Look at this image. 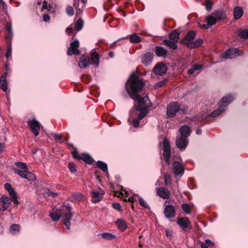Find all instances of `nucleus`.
Masks as SVG:
<instances>
[{"label":"nucleus","instance_id":"nucleus-23","mask_svg":"<svg viewBox=\"0 0 248 248\" xmlns=\"http://www.w3.org/2000/svg\"><path fill=\"white\" fill-rule=\"evenodd\" d=\"M188 140L187 138L180 137L176 140V145L177 148L181 150H184L188 144Z\"/></svg>","mask_w":248,"mask_h":248},{"label":"nucleus","instance_id":"nucleus-22","mask_svg":"<svg viewBox=\"0 0 248 248\" xmlns=\"http://www.w3.org/2000/svg\"><path fill=\"white\" fill-rule=\"evenodd\" d=\"M196 35V33L195 31H189L185 37L181 41V42L188 46L187 43H191L195 39Z\"/></svg>","mask_w":248,"mask_h":248},{"label":"nucleus","instance_id":"nucleus-58","mask_svg":"<svg viewBox=\"0 0 248 248\" xmlns=\"http://www.w3.org/2000/svg\"><path fill=\"white\" fill-rule=\"evenodd\" d=\"M205 243L207 246H211L212 247H214L215 245L214 243L210 239H206Z\"/></svg>","mask_w":248,"mask_h":248},{"label":"nucleus","instance_id":"nucleus-55","mask_svg":"<svg viewBox=\"0 0 248 248\" xmlns=\"http://www.w3.org/2000/svg\"><path fill=\"white\" fill-rule=\"evenodd\" d=\"M68 166V168H69L70 171L71 172L74 173V172L77 171L76 166H75V165L74 163H72V162L69 163Z\"/></svg>","mask_w":248,"mask_h":248},{"label":"nucleus","instance_id":"nucleus-59","mask_svg":"<svg viewBox=\"0 0 248 248\" xmlns=\"http://www.w3.org/2000/svg\"><path fill=\"white\" fill-rule=\"evenodd\" d=\"M202 66H203L202 64H197L194 65L192 67H193L194 70H195V71H196L201 69L202 68Z\"/></svg>","mask_w":248,"mask_h":248},{"label":"nucleus","instance_id":"nucleus-24","mask_svg":"<svg viewBox=\"0 0 248 248\" xmlns=\"http://www.w3.org/2000/svg\"><path fill=\"white\" fill-rule=\"evenodd\" d=\"M154 51L157 57L166 58L168 54V51L164 47L160 46H156Z\"/></svg>","mask_w":248,"mask_h":248},{"label":"nucleus","instance_id":"nucleus-5","mask_svg":"<svg viewBox=\"0 0 248 248\" xmlns=\"http://www.w3.org/2000/svg\"><path fill=\"white\" fill-rule=\"evenodd\" d=\"M72 155L74 158L79 160H82L88 164H92L94 162V159L89 154L83 153L79 155L76 148L72 152Z\"/></svg>","mask_w":248,"mask_h":248},{"label":"nucleus","instance_id":"nucleus-45","mask_svg":"<svg viewBox=\"0 0 248 248\" xmlns=\"http://www.w3.org/2000/svg\"><path fill=\"white\" fill-rule=\"evenodd\" d=\"M15 166L18 169H22L24 170H28V167L26 163L22 162H16L15 164Z\"/></svg>","mask_w":248,"mask_h":248},{"label":"nucleus","instance_id":"nucleus-28","mask_svg":"<svg viewBox=\"0 0 248 248\" xmlns=\"http://www.w3.org/2000/svg\"><path fill=\"white\" fill-rule=\"evenodd\" d=\"M104 194V192L103 191H102L101 192L96 191H92L91 195L93 199V202L96 203L100 202Z\"/></svg>","mask_w":248,"mask_h":248},{"label":"nucleus","instance_id":"nucleus-64","mask_svg":"<svg viewBox=\"0 0 248 248\" xmlns=\"http://www.w3.org/2000/svg\"><path fill=\"white\" fill-rule=\"evenodd\" d=\"M135 200H134V199L132 197L129 198L128 199H123L124 202H130L131 203H133L135 202Z\"/></svg>","mask_w":248,"mask_h":248},{"label":"nucleus","instance_id":"nucleus-56","mask_svg":"<svg viewBox=\"0 0 248 248\" xmlns=\"http://www.w3.org/2000/svg\"><path fill=\"white\" fill-rule=\"evenodd\" d=\"M141 119H140L139 118V115H138L137 118H135L133 120V125L134 127H138L140 124V121Z\"/></svg>","mask_w":248,"mask_h":248},{"label":"nucleus","instance_id":"nucleus-20","mask_svg":"<svg viewBox=\"0 0 248 248\" xmlns=\"http://www.w3.org/2000/svg\"><path fill=\"white\" fill-rule=\"evenodd\" d=\"M154 54L151 52H147L142 57L141 62L145 66H148L152 63L153 58Z\"/></svg>","mask_w":248,"mask_h":248},{"label":"nucleus","instance_id":"nucleus-3","mask_svg":"<svg viewBox=\"0 0 248 248\" xmlns=\"http://www.w3.org/2000/svg\"><path fill=\"white\" fill-rule=\"evenodd\" d=\"M138 96L135 98H132L136 102V104L134 105L130 113L132 116L133 111H140L139 118L140 119H142L148 113V108L151 103L147 95L142 97L139 94H138Z\"/></svg>","mask_w":248,"mask_h":248},{"label":"nucleus","instance_id":"nucleus-32","mask_svg":"<svg viewBox=\"0 0 248 248\" xmlns=\"http://www.w3.org/2000/svg\"><path fill=\"white\" fill-rule=\"evenodd\" d=\"M203 43V41L201 39H198L196 40L195 41H192L191 43H188V47L189 48H195L198 47L200 46Z\"/></svg>","mask_w":248,"mask_h":248},{"label":"nucleus","instance_id":"nucleus-30","mask_svg":"<svg viewBox=\"0 0 248 248\" xmlns=\"http://www.w3.org/2000/svg\"><path fill=\"white\" fill-rule=\"evenodd\" d=\"M243 10L242 7L236 6L234 8L233 16L235 19H239L243 15Z\"/></svg>","mask_w":248,"mask_h":248},{"label":"nucleus","instance_id":"nucleus-21","mask_svg":"<svg viewBox=\"0 0 248 248\" xmlns=\"http://www.w3.org/2000/svg\"><path fill=\"white\" fill-rule=\"evenodd\" d=\"M91 64L90 57L88 56L82 55L79 58L78 65L80 68H86Z\"/></svg>","mask_w":248,"mask_h":248},{"label":"nucleus","instance_id":"nucleus-44","mask_svg":"<svg viewBox=\"0 0 248 248\" xmlns=\"http://www.w3.org/2000/svg\"><path fill=\"white\" fill-rule=\"evenodd\" d=\"M182 209L186 214H189L191 213V208L187 203H183L181 205Z\"/></svg>","mask_w":248,"mask_h":248},{"label":"nucleus","instance_id":"nucleus-25","mask_svg":"<svg viewBox=\"0 0 248 248\" xmlns=\"http://www.w3.org/2000/svg\"><path fill=\"white\" fill-rule=\"evenodd\" d=\"M7 73H4L0 77V88L4 92H6L7 88Z\"/></svg>","mask_w":248,"mask_h":248},{"label":"nucleus","instance_id":"nucleus-11","mask_svg":"<svg viewBox=\"0 0 248 248\" xmlns=\"http://www.w3.org/2000/svg\"><path fill=\"white\" fill-rule=\"evenodd\" d=\"M79 46V43L78 40L71 42L70 46L67 49V54L68 56H72L73 54L78 55L80 51L78 48Z\"/></svg>","mask_w":248,"mask_h":248},{"label":"nucleus","instance_id":"nucleus-31","mask_svg":"<svg viewBox=\"0 0 248 248\" xmlns=\"http://www.w3.org/2000/svg\"><path fill=\"white\" fill-rule=\"evenodd\" d=\"M118 228L121 231H124L127 228L126 223L122 219H118L115 222Z\"/></svg>","mask_w":248,"mask_h":248},{"label":"nucleus","instance_id":"nucleus-14","mask_svg":"<svg viewBox=\"0 0 248 248\" xmlns=\"http://www.w3.org/2000/svg\"><path fill=\"white\" fill-rule=\"evenodd\" d=\"M162 146L163 148V156L164 159L171 157L170 146L169 140L165 137L163 140Z\"/></svg>","mask_w":248,"mask_h":248},{"label":"nucleus","instance_id":"nucleus-1","mask_svg":"<svg viewBox=\"0 0 248 248\" xmlns=\"http://www.w3.org/2000/svg\"><path fill=\"white\" fill-rule=\"evenodd\" d=\"M144 82L135 72H133L125 83L126 90L131 98L137 97L142 90Z\"/></svg>","mask_w":248,"mask_h":248},{"label":"nucleus","instance_id":"nucleus-17","mask_svg":"<svg viewBox=\"0 0 248 248\" xmlns=\"http://www.w3.org/2000/svg\"><path fill=\"white\" fill-rule=\"evenodd\" d=\"M165 217L167 218H170L174 217L176 214L175 207L171 205H167L165 206L164 211Z\"/></svg>","mask_w":248,"mask_h":248},{"label":"nucleus","instance_id":"nucleus-47","mask_svg":"<svg viewBox=\"0 0 248 248\" xmlns=\"http://www.w3.org/2000/svg\"><path fill=\"white\" fill-rule=\"evenodd\" d=\"M25 178L29 181H33L36 179V176L33 173L27 171Z\"/></svg>","mask_w":248,"mask_h":248},{"label":"nucleus","instance_id":"nucleus-8","mask_svg":"<svg viewBox=\"0 0 248 248\" xmlns=\"http://www.w3.org/2000/svg\"><path fill=\"white\" fill-rule=\"evenodd\" d=\"M177 223L184 231L186 232V229H192L191 223L187 217H179L177 220Z\"/></svg>","mask_w":248,"mask_h":248},{"label":"nucleus","instance_id":"nucleus-51","mask_svg":"<svg viewBox=\"0 0 248 248\" xmlns=\"http://www.w3.org/2000/svg\"><path fill=\"white\" fill-rule=\"evenodd\" d=\"M164 182L165 185H169L171 183V179L170 175L165 174L164 175Z\"/></svg>","mask_w":248,"mask_h":248},{"label":"nucleus","instance_id":"nucleus-39","mask_svg":"<svg viewBox=\"0 0 248 248\" xmlns=\"http://www.w3.org/2000/svg\"><path fill=\"white\" fill-rule=\"evenodd\" d=\"M130 41L132 43H138L141 42V38L136 33L129 36Z\"/></svg>","mask_w":248,"mask_h":248},{"label":"nucleus","instance_id":"nucleus-16","mask_svg":"<svg viewBox=\"0 0 248 248\" xmlns=\"http://www.w3.org/2000/svg\"><path fill=\"white\" fill-rule=\"evenodd\" d=\"M4 186L5 189L9 192L11 197L13 198V203L16 205H17L19 203L17 200V196L11 185L7 183L4 185Z\"/></svg>","mask_w":248,"mask_h":248},{"label":"nucleus","instance_id":"nucleus-46","mask_svg":"<svg viewBox=\"0 0 248 248\" xmlns=\"http://www.w3.org/2000/svg\"><path fill=\"white\" fill-rule=\"evenodd\" d=\"M168 81L167 78H164L163 80L160 81L155 83V88H159L165 86Z\"/></svg>","mask_w":248,"mask_h":248},{"label":"nucleus","instance_id":"nucleus-53","mask_svg":"<svg viewBox=\"0 0 248 248\" xmlns=\"http://www.w3.org/2000/svg\"><path fill=\"white\" fill-rule=\"evenodd\" d=\"M66 13L69 16L74 15V12L73 8L71 6H67L66 8Z\"/></svg>","mask_w":248,"mask_h":248},{"label":"nucleus","instance_id":"nucleus-52","mask_svg":"<svg viewBox=\"0 0 248 248\" xmlns=\"http://www.w3.org/2000/svg\"><path fill=\"white\" fill-rule=\"evenodd\" d=\"M20 228V226L19 224H14L11 225L10 230L12 232H14L16 231H19Z\"/></svg>","mask_w":248,"mask_h":248},{"label":"nucleus","instance_id":"nucleus-36","mask_svg":"<svg viewBox=\"0 0 248 248\" xmlns=\"http://www.w3.org/2000/svg\"><path fill=\"white\" fill-rule=\"evenodd\" d=\"M179 113L181 114H187L188 112V107L186 105L184 104H179Z\"/></svg>","mask_w":248,"mask_h":248},{"label":"nucleus","instance_id":"nucleus-41","mask_svg":"<svg viewBox=\"0 0 248 248\" xmlns=\"http://www.w3.org/2000/svg\"><path fill=\"white\" fill-rule=\"evenodd\" d=\"M102 237L106 240H111L116 238V236L115 235L112 234L109 232H104L102 234Z\"/></svg>","mask_w":248,"mask_h":248},{"label":"nucleus","instance_id":"nucleus-61","mask_svg":"<svg viewBox=\"0 0 248 248\" xmlns=\"http://www.w3.org/2000/svg\"><path fill=\"white\" fill-rule=\"evenodd\" d=\"M46 193L48 196H52L53 197H55L58 195L57 193L53 192L52 191H50L49 190H48V191L46 192Z\"/></svg>","mask_w":248,"mask_h":248},{"label":"nucleus","instance_id":"nucleus-13","mask_svg":"<svg viewBox=\"0 0 248 248\" xmlns=\"http://www.w3.org/2000/svg\"><path fill=\"white\" fill-rule=\"evenodd\" d=\"M49 217L53 221L59 220L61 217L64 218V209H58L57 208H53L49 214Z\"/></svg>","mask_w":248,"mask_h":248},{"label":"nucleus","instance_id":"nucleus-19","mask_svg":"<svg viewBox=\"0 0 248 248\" xmlns=\"http://www.w3.org/2000/svg\"><path fill=\"white\" fill-rule=\"evenodd\" d=\"M73 6L77 11V15H80L84 8L87 0H73Z\"/></svg>","mask_w":248,"mask_h":248},{"label":"nucleus","instance_id":"nucleus-49","mask_svg":"<svg viewBox=\"0 0 248 248\" xmlns=\"http://www.w3.org/2000/svg\"><path fill=\"white\" fill-rule=\"evenodd\" d=\"M204 5L205 9L207 11H210L213 8V2L211 0H205Z\"/></svg>","mask_w":248,"mask_h":248},{"label":"nucleus","instance_id":"nucleus-40","mask_svg":"<svg viewBox=\"0 0 248 248\" xmlns=\"http://www.w3.org/2000/svg\"><path fill=\"white\" fill-rule=\"evenodd\" d=\"M83 20L81 18H79L75 23V30L76 31H80L83 28Z\"/></svg>","mask_w":248,"mask_h":248},{"label":"nucleus","instance_id":"nucleus-27","mask_svg":"<svg viewBox=\"0 0 248 248\" xmlns=\"http://www.w3.org/2000/svg\"><path fill=\"white\" fill-rule=\"evenodd\" d=\"M179 132L181 134V137L187 138L191 133L190 129L186 125H184L179 129Z\"/></svg>","mask_w":248,"mask_h":248},{"label":"nucleus","instance_id":"nucleus-60","mask_svg":"<svg viewBox=\"0 0 248 248\" xmlns=\"http://www.w3.org/2000/svg\"><path fill=\"white\" fill-rule=\"evenodd\" d=\"M52 136L56 140H61L62 139V136L57 133L52 134Z\"/></svg>","mask_w":248,"mask_h":248},{"label":"nucleus","instance_id":"nucleus-15","mask_svg":"<svg viewBox=\"0 0 248 248\" xmlns=\"http://www.w3.org/2000/svg\"><path fill=\"white\" fill-rule=\"evenodd\" d=\"M13 198L3 195L0 198V210L4 211L6 210L11 205Z\"/></svg>","mask_w":248,"mask_h":248},{"label":"nucleus","instance_id":"nucleus-33","mask_svg":"<svg viewBox=\"0 0 248 248\" xmlns=\"http://www.w3.org/2000/svg\"><path fill=\"white\" fill-rule=\"evenodd\" d=\"M163 44L173 50H175L177 48V46L176 44V42L172 40L170 41L167 39H165L163 40Z\"/></svg>","mask_w":248,"mask_h":248},{"label":"nucleus","instance_id":"nucleus-18","mask_svg":"<svg viewBox=\"0 0 248 248\" xmlns=\"http://www.w3.org/2000/svg\"><path fill=\"white\" fill-rule=\"evenodd\" d=\"M156 194L163 199H168L170 197V191L166 187H160L156 188Z\"/></svg>","mask_w":248,"mask_h":248},{"label":"nucleus","instance_id":"nucleus-63","mask_svg":"<svg viewBox=\"0 0 248 248\" xmlns=\"http://www.w3.org/2000/svg\"><path fill=\"white\" fill-rule=\"evenodd\" d=\"M198 25H199V26L202 29H208L209 27V25L207 24H201V23H198Z\"/></svg>","mask_w":248,"mask_h":248},{"label":"nucleus","instance_id":"nucleus-50","mask_svg":"<svg viewBox=\"0 0 248 248\" xmlns=\"http://www.w3.org/2000/svg\"><path fill=\"white\" fill-rule=\"evenodd\" d=\"M138 200L141 206L148 209L150 208V207L149 206L148 204L146 203V202L144 200V199L142 197H139L138 198Z\"/></svg>","mask_w":248,"mask_h":248},{"label":"nucleus","instance_id":"nucleus-12","mask_svg":"<svg viewBox=\"0 0 248 248\" xmlns=\"http://www.w3.org/2000/svg\"><path fill=\"white\" fill-rule=\"evenodd\" d=\"M178 103L177 102L170 103L167 107V113L169 117H174L179 113Z\"/></svg>","mask_w":248,"mask_h":248},{"label":"nucleus","instance_id":"nucleus-35","mask_svg":"<svg viewBox=\"0 0 248 248\" xmlns=\"http://www.w3.org/2000/svg\"><path fill=\"white\" fill-rule=\"evenodd\" d=\"M5 29L7 31V33L6 35V40H10L12 35H13V31L12 29V27L11 24H6L5 26Z\"/></svg>","mask_w":248,"mask_h":248},{"label":"nucleus","instance_id":"nucleus-62","mask_svg":"<svg viewBox=\"0 0 248 248\" xmlns=\"http://www.w3.org/2000/svg\"><path fill=\"white\" fill-rule=\"evenodd\" d=\"M43 19L46 22H48L50 20V18L48 15L46 14L43 16Z\"/></svg>","mask_w":248,"mask_h":248},{"label":"nucleus","instance_id":"nucleus-48","mask_svg":"<svg viewBox=\"0 0 248 248\" xmlns=\"http://www.w3.org/2000/svg\"><path fill=\"white\" fill-rule=\"evenodd\" d=\"M8 48L6 52V57L7 59L11 55L12 49H11V42L10 40H6Z\"/></svg>","mask_w":248,"mask_h":248},{"label":"nucleus","instance_id":"nucleus-7","mask_svg":"<svg viewBox=\"0 0 248 248\" xmlns=\"http://www.w3.org/2000/svg\"><path fill=\"white\" fill-rule=\"evenodd\" d=\"M242 50H239L236 48H231L225 52L221 54V57L225 59L232 58L238 56L243 55Z\"/></svg>","mask_w":248,"mask_h":248},{"label":"nucleus","instance_id":"nucleus-2","mask_svg":"<svg viewBox=\"0 0 248 248\" xmlns=\"http://www.w3.org/2000/svg\"><path fill=\"white\" fill-rule=\"evenodd\" d=\"M234 99V97L231 94H227L226 96H224L219 101V107L218 109L214 110L206 117H203L202 115L196 116L192 118V121L193 122H206L208 117H216L218 116L225 110L224 108L232 102Z\"/></svg>","mask_w":248,"mask_h":248},{"label":"nucleus","instance_id":"nucleus-10","mask_svg":"<svg viewBox=\"0 0 248 248\" xmlns=\"http://www.w3.org/2000/svg\"><path fill=\"white\" fill-rule=\"evenodd\" d=\"M168 67L163 62L157 63L154 67L153 72L155 75L162 76L166 73Z\"/></svg>","mask_w":248,"mask_h":248},{"label":"nucleus","instance_id":"nucleus-9","mask_svg":"<svg viewBox=\"0 0 248 248\" xmlns=\"http://www.w3.org/2000/svg\"><path fill=\"white\" fill-rule=\"evenodd\" d=\"M28 124L35 136L37 137L39 134V131L41 126L39 122L33 119L28 121Z\"/></svg>","mask_w":248,"mask_h":248},{"label":"nucleus","instance_id":"nucleus-54","mask_svg":"<svg viewBox=\"0 0 248 248\" xmlns=\"http://www.w3.org/2000/svg\"><path fill=\"white\" fill-rule=\"evenodd\" d=\"M81 78V80H82V82H83L86 84L88 83L91 80V77L88 75H83Z\"/></svg>","mask_w":248,"mask_h":248},{"label":"nucleus","instance_id":"nucleus-26","mask_svg":"<svg viewBox=\"0 0 248 248\" xmlns=\"http://www.w3.org/2000/svg\"><path fill=\"white\" fill-rule=\"evenodd\" d=\"M99 58L100 56L97 52L93 51L92 52L90 58L91 61V64L98 66L99 64Z\"/></svg>","mask_w":248,"mask_h":248},{"label":"nucleus","instance_id":"nucleus-34","mask_svg":"<svg viewBox=\"0 0 248 248\" xmlns=\"http://www.w3.org/2000/svg\"><path fill=\"white\" fill-rule=\"evenodd\" d=\"M205 20L209 27L215 24L217 22V19L214 17L212 13L206 17Z\"/></svg>","mask_w":248,"mask_h":248},{"label":"nucleus","instance_id":"nucleus-42","mask_svg":"<svg viewBox=\"0 0 248 248\" xmlns=\"http://www.w3.org/2000/svg\"><path fill=\"white\" fill-rule=\"evenodd\" d=\"M238 35L243 39H248V30H241L238 31Z\"/></svg>","mask_w":248,"mask_h":248},{"label":"nucleus","instance_id":"nucleus-29","mask_svg":"<svg viewBox=\"0 0 248 248\" xmlns=\"http://www.w3.org/2000/svg\"><path fill=\"white\" fill-rule=\"evenodd\" d=\"M214 17L217 19V21H219L226 18V16L224 12L222 10H217L212 13Z\"/></svg>","mask_w":248,"mask_h":248},{"label":"nucleus","instance_id":"nucleus-6","mask_svg":"<svg viewBox=\"0 0 248 248\" xmlns=\"http://www.w3.org/2000/svg\"><path fill=\"white\" fill-rule=\"evenodd\" d=\"M171 170L175 177H181L184 173L185 167L180 162L174 161L172 163Z\"/></svg>","mask_w":248,"mask_h":248},{"label":"nucleus","instance_id":"nucleus-37","mask_svg":"<svg viewBox=\"0 0 248 248\" xmlns=\"http://www.w3.org/2000/svg\"><path fill=\"white\" fill-rule=\"evenodd\" d=\"M96 166L103 171L105 172H108V165L106 163L102 161H98L96 162Z\"/></svg>","mask_w":248,"mask_h":248},{"label":"nucleus","instance_id":"nucleus-38","mask_svg":"<svg viewBox=\"0 0 248 248\" xmlns=\"http://www.w3.org/2000/svg\"><path fill=\"white\" fill-rule=\"evenodd\" d=\"M180 33L176 30H174L171 33L169 34V38L170 40L177 42Z\"/></svg>","mask_w":248,"mask_h":248},{"label":"nucleus","instance_id":"nucleus-57","mask_svg":"<svg viewBox=\"0 0 248 248\" xmlns=\"http://www.w3.org/2000/svg\"><path fill=\"white\" fill-rule=\"evenodd\" d=\"M112 206L114 209L119 211H120L121 210V205L119 203H112Z\"/></svg>","mask_w":248,"mask_h":248},{"label":"nucleus","instance_id":"nucleus-4","mask_svg":"<svg viewBox=\"0 0 248 248\" xmlns=\"http://www.w3.org/2000/svg\"><path fill=\"white\" fill-rule=\"evenodd\" d=\"M63 207L67 209L66 211L64 210V218L63 219V222L66 228L69 230L70 227V220L72 217L71 213L72 208L68 202L63 203Z\"/></svg>","mask_w":248,"mask_h":248},{"label":"nucleus","instance_id":"nucleus-43","mask_svg":"<svg viewBox=\"0 0 248 248\" xmlns=\"http://www.w3.org/2000/svg\"><path fill=\"white\" fill-rule=\"evenodd\" d=\"M28 170H20L16 168H14V171L15 173L18 174L20 177L25 178L26 174H27V171Z\"/></svg>","mask_w":248,"mask_h":248}]
</instances>
